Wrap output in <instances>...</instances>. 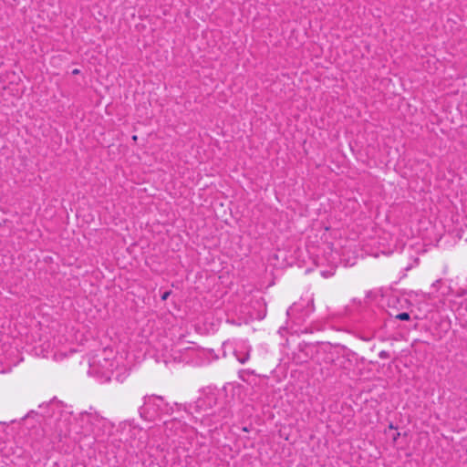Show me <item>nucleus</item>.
Here are the masks:
<instances>
[{"label": "nucleus", "mask_w": 467, "mask_h": 467, "mask_svg": "<svg viewBox=\"0 0 467 467\" xmlns=\"http://www.w3.org/2000/svg\"><path fill=\"white\" fill-rule=\"evenodd\" d=\"M397 318L400 320H409L410 315L408 313H400L397 316Z\"/></svg>", "instance_id": "1"}, {"label": "nucleus", "mask_w": 467, "mask_h": 467, "mask_svg": "<svg viewBox=\"0 0 467 467\" xmlns=\"http://www.w3.org/2000/svg\"><path fill=\"white\" fill-rule=\"evenodd\" d=\"M169 295H170V292H165V293L162 295L161 299H162V300H166V299L168 298Z\"/></svg>", "instance_id": "2"}, {"label": "nucleus", "mask_w": 467, "mask_h": 467, "mask_svg": "<svg viewBox=\"0 0 467 467\" xmlns=\"http://www.w3.org/2000/svg\"><path fill=\"white\" fill-rule=\"evenodd\" d=\"M399 436H400V433H399V432H398V433H396V435L393 437V441H397V439H398V437H399Z\"/></svg>", "instance_id": "3"}, {"label": "nucleus", "mask_w": 467, "mask_h": 467, "mask_svg": "<svg viewBox=\"0 0 467 467\" xmlns=\"http://www.w3.org/2000/svg\"><path fill=\"white\" fill-rule=\"evenodd\" d=\"M79 73V70L78 69H74L73 70V74H78Z\"/></svg>", "instance_id": "4"}]
</instances>
